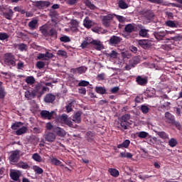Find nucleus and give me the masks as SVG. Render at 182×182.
<instances>
[{
  "label": "nucleus",
  "instance_id": "obj_1",
  "mask_svg": "<svg viewBox=\"0 0 182 182\" xmlns=\"http://www.w3.org/2000/svg\"><path fill=\"white\" fill-rule=\"evenodd\" d=\"M39 31H41V33L43 36L48 37L54 38L56 40L58 38V31L54 28H51L49 30V28L48 26L44 25L43 26L39 27Z\"/></svg>",
  "mask_w": 182,
  "mask_h": 182
},
{
  "label": "nucleus",
  "instance_id": "obj_2",
  "mask_svg": "<svg viewBox=\"0 0 182 182\" xmlns=\"http://www.w3.org/2000/svg\"><path fill=\"white\" fill-rule=\"evenodd\" d=\"M89 44L94 45L96 50H101L102 49L103 45L101 44L100 41L97 40H92V41H84L81 43L80 48L85 49Z\"/></svg>",
  "mask_w": 182,
  "mask_h": 182
},
{
  "label": "nucleus",
  "instance_id": "obj_3",
  "mask_svg": "<svg viewBox=\"0 0 182 182\" xmlns=\"http://www.w3.org/2000/svg\"><path fill=\"white\" fill-rule=\"evenodd\" d=\"M4 64L7 66L15 67L16 65V58L11 53H6L4 56Z\"/></svg>",
  "mask_w": 182,
  "mask_h": 182
},
{
  "label": "nucleus",
  "instance_id": "obj_4",
  "mask_svg": "<svg viewBox=\"0 0 182 182\" xmlns=\"http://www.w3.org/2000/svg\"><path fill=\"white\" fill-rule=\"evenodd\" d=\"M131 115L130 114H124V116H122L119 119V123L120 126L122 129L124 130L128 129V127H129L132 123L130 122Z\"/></svg>",
  "mask_w": 182,
  "mask_h": 182
},
{
  "label": "nucleus",
  "instance_id": "obj_5",
  "mask_svg": "<svg viewBox=\"0 0 182 182\" xmlns=\"http://www.w3.org/2000/svg\"><path fill=\"white\" fill-rule=\"evenodd\" d=\"M48 89L47 87H43L41 84H36L32 91L38 95V97H41Z\"/></svg>",
  "mask_w": 182,
  "mask_h": 182
},
{
  "label": "nucleus",
  "instance_id": "obj_6",
  "mask_svg": "<svg viewBox=\"0 0 182 182\" xmlns=\"http://www.w3.org/2000/svg\"><path fill=\"white\" fill-rule=\"evenodd\" d=\"M38 9H45L50 6V2L48 1H36L33 4Z\"/></svg>",
  "mask_w": 182,
  "mask_h": 182
},
{
  "label": "nucleus",
  "instance_id": "obj_7",
  "mask_svg": "<svg viewBox=\"0 0 182 182\" xmlns=\"http://www.w3.org/2000/svg\"><path fill=\"white\" fill-rule=\"evenodd\" d=\"M114 18L112 14H108L107 16H102V23L104 27L109 28L111 25L112 20Z\"/></svg>",
  "mask_w": 182,
  "mask_h": 182
},
{
  "label": "nucleus",
  "instance_id": "obj_8",
  "mask_svg": "<svg viewBox=\"0 0 182 182\" xmlns=\"http://www.w3.org/2000/svg\"><path fill=\"white\" fill-rule=\"evenodd\" d=\"M60 119L61 122L64 123L65 125H67L68 127L76 129V127H77V124H73V122L68 119V115H61Z\"/></svg>",
  "mask_w": 182,
  "mask_h": 182
},
{
  "label": "nucleus",
  "instance_id": "obj_9",
  "mask_svg": "<svg viewBox=\"0 0 182 182\" xmlns=\"http://www.w3.org/2000/svg\"><path fill=\"white\" fill-rule=\"evenodd\" d=\"M9 160L10 162L17 163L18 161L19 160V151H18V150L12 151L10 153Z\"/></svg>",
  "mask_w": 182,
  "mask_h": 182
},
{
  "label": "nucleus",
  "instance_id": "obj_10",
  "mask_svg": "<svg viewBox=\"0 0 182 182\" xmlns=\"http://www.w3.org/2000/svg\"><path fill=\"white\" fill-rule=\"evenodd\" d=\"M122 41V38L121 37H118L116 36H113L110 37L109 40L108 41L109 45L115 46L117 45H119Z\"/></svg>",
  "mask_w": 182,
  "mask_h": 182
},
{
  "label": "nucleus",
  "instance_id": "obj_11",
  "mask_svg": "<svg viewBox=\"0 0 182 182\" xmlns=\"http://www.w3.org/2000/svg\"><path fill=\"white\" fill-rule=\"evenodd\" d=\"M136 82L139 86L144 87L148 83V77H142L141 76L139 75L136 78Z\"/></svg>",
  "mask_w": 182,
  "mask_h": 182
},
{
  "label": "nucleus",
  "instance_id": "obj_12",
  "mask_svg": "<svg viewBox=\"0 0 182 182\" xmlns=\"http://www.w3.org/2000/svg\"><path fill=\"white\" fill-rule=\"evenodd\" d=\"M54 113H55L54 111L49 112L48 110H42L41 112H40V115H41L42 118L48 119V120H50Z\"/></svg>",
  "mask_w": 182,
  "mask_h": 182
},
{
  "label": "nucleus",
  "instance_id": "obj_13",
  "mask_svg": "<svg viewBox=\"0 0 182 182\" xmlns=\"http://www.w3.org/2000/svg\"><path fill=\"white\" fill-rule=\"evenodd\" d=\"M44 139L48 142L52 143L56 139V135L54 133L48 132L44 135Z\"/></svg>",
  "mask_w": 182,
  "mask_h": 182
},
{
  "label": "nucleus",
  "instance_id": "obj_14",
  "mask_svg": "<svg viewBox=\"0 0 182 182\" xmlns=\"http://www.w3.org/2000/svg\"><path fill=\"white\" fill-rule=\"evenodd\" d=\"M81 116H82V112L81 111H78V112H75L73 115V122H74L77 124H80L81 122H82Z\"/></svg>",
  "mask_w": 182,
  "mask_h": 182
},
{
  "label": "nucleus",
  "instance_id": "obj_15",
  "mask_svg": "<svg viewBox=\"0 0 182 182\" xmlns=\"http://www.w3.org/2000/svg\"><path fill=\"white\" fill-rule=\"evenodd\" d=\"M166 35V31H157L154 33V36L157 41H163Z\"/></svg>",
  "mask_w": 182,
  "mask_h": 182
},
{
  "label": "nucleus",
  "instance_id": "obj_16",
  "mask_svg": "<svg viewBox=\"0 0 182 182\" xmlns=\"http://www.w3.org/2000/svg\"><path fill=\"white\" fill-rule=\"evenodd\" d=\"M2 15L4 18L11 20L14 16V11H12V9H9L6 11H2Z\"/></svg>",
  "mask_w": 182,
  "mask_h": 182
},
{
  "label": "nucleus",
  "instance_id": "obj_17",
  "mask_svg": "<svg viewBox=\"0 0 182 182\" xmlns=\"http://www.w3.org/2000/svg\"><path fill=\"white\" fill-rule=\"evenodd\" d=\"M56 100V97L53 94H47L44 97V102L47 103H52Z\"/></svg>",
  "mask_w": 182,
  "mask_h": 182
},
{
  "label": "nucleus",
  "instance_id": "obj_18",
  "mask_svg": "<svg viewBox=\"0 0 182 182\" xmlns=\"http://www.w3.org/2000/svg\"><path fill=\"white\" fill-rule=\"evenodd\" d=\"M84 27L87 29H90L93 26L92 21L90 20L88 16H86L83 21Z\"/></svg>",
  "mask_w": 182,
  "mask_h": 182
},
{
  "label": "nucleus",
  "instance_id": "obj_19",
  "mask_svg": "<svg viewBox=\"0 0 182 182\" xmlns=\"http://www.w3.org/2000/svg\"><path fill=\"white\" fill-rule=\"evenodd\" d=\"M156 134L162 139H168L169 135L164 131H155Z\"/></svg>",
  "mask_w": 182,
  "mask_h": 182
},
{
  "label": "nucleus",
  "instance_id": "obj_20",
  "mask_svg": "<svg viewBox=\"0 0 182 182\" xmlns=\"http://www.w3.org/2000/svg\"><path fill=\"white\" fill-rule=\"evenodd\" d=\"M138 45L144 49H147L149 48V41L147 40H139Z\"/></svg>",
  "mask_w": 182,
  "mask_h": 182
},
{
  "label": "nucleus",
  "instance_id": "obj_21",
  "mask_svg": "<svg viewBox=\"0 0 182 182\" xmlns=\"http://www.w3.org/2000/svg\"><path fill=\"white\" fill-rule=\"evenodd\" d=\"M165 118L166 119V122L171 124L172 122L175 121V116L172 115L170 112H167L165 114Z\"/></svg>",
  "mask_w": 182,
  "mask_h": 182
},
{
  "label": "nucleus",
  "instance_id": "obj_22",
  "mask_svg": "<svg viewBox=\"0 0 182 182\" xmlns=\"http://www.w3.org/2000/svg\"><path fill=\"white\" fill-rule=\"evenodd\" d=\"M27 131H28L27 127L23 126L21 128H19L18 129H17V131H16L15 134H16V135L21 136L23 134H26Z\"/></svg>",
  "mask_w": 182,
  "mask_h": 182
},
{
  "label": "nucleus",
  "instance_id": "obj_23",
  "mask_svg": "<svg viewBox=\"0 0 182 182\" xmlns=\"http://www.w3.org/2000/svg\"><path fill=\"white\" fill-rule=\"evenodd\" d=\"M124 31L127 33H132L135 31V27L133 24L129 23L125 26Z\"/></svg>",
  "mask_w": 182,
  "mask_h": 182
},
{
  "label": "nucleus",
  "instance_id": "obj_24",
  "mask_svg": "<svg viewBox=\"0 0 182 182\" xmlns=\"http://www.w3.org/2000/svg\"><path fill=\"white\" fill-rule=\"evenodd\" d=\"M9 176L14 181H18L20 177V174L18 172L11 171Z\"/></svg>",
  "mask_w": 182,
  "mask_h": 182
},
{
  "label": "nucleus",
  "instance_id": "obj_25",
  "mask_svg": "<svg viewBox=\"0 0 182 182\" xmlns=\"http://www.w3.org/2000/svg\"><path fill=\"white\" fill-rule=\"evenodd\" d=\"M95 92L97 94H100V95H102L107 94V90L105 87H95Z\"/></svg>",
  "mask_w": 182,
  "mask_h": 182
},
{
  "label": "nucleus",
  "instance_id": "obj_26",
  "mask_svg": "<svg viewBox=\"0 0 182 182\" xmlns=\"http://www.w3.org/2000/svg\"><path fill=\"white\" fill-rule=\"evenodd\" d=\"M129 145H130V141L127 139L124 142H122V144H118V146H117V148H118V149H123V148L128 149Z\"/></svg>",
  "mask_w": 182,
  "mask_h": 182
},
{
  "label": "nucleus",
  "instance_id": "obj_27",
  "mask_svg": "<svg viewBox=\"0 0 182 182\" xmlns=\"http://www.w3.org/2000/svg\"><path fill=\"white\" fill-rule=\"evenodd\" d=\"M54 132H55V134L60 137H63L65 135V131L60 127H56L54 129Z\"/></svg>",
  "mask_w": 182,
  "mask_h": 182
},
{
  "label": "nucleus",
  "instance_id": "obj_28",
  "mask_svg": "<svg viewBox=\"0 0 182 182\" xmlns=\"http://www.w3.org/2000/svg\"><path fill=\"white\" fill-rule=\"evenodd\" d=\"M23 125V123L21 122H16L12 124L11 129L12 130H18V129L21 128Z\"/></svg>",
  "mask_w": 182,
  "mask_h": 182
},
{
  "label": "nucleus",
  "instance_id": "obj_29",
  "mask_svg": "<svg viewBox=\"0 0 182 182\" xmlns=\"http://www.w3.org/2000/svg\"><path fill=\"white\" fill-rule=\"evenodd\" d=\"M161 4L165 6H168V7L172 6V7H176V8H181V5L180 4H177L175 3H168L166 1L164 2V0H162V3Z\"/></svg>",
  "mask_w": 182,
  "mask_h": 182
},
{
  "label": "nucleus",
  "instance_id": "obj_30",
  "mask_svg": "<svg viewBox=\"0 0 182 182\" xmlns=\"http://www.w3.org/2000/svg\"><path fill=\"white\" fill-rule=\"evenodd\" d=\"M119 157L122 159H132L133 158V154H132L130 152H121L119 154Z\"/></svg>",
  "mask_w": 182,
  "mask_h": 182
},
{
  "label": "nucleus",
  "instance_id": "obj_31",
  "mask_svg": "<svg viewBox=\"0 0 182 182\" xmlns=\"http://www.w3.org/2000/svg\"><path fill=\"white\" fill-rule=\"evenodd\" d=\"M118 6L120 9H127L129 8L127 3L124 0H119Z\"/></svg>",
  "mask_w": 182,
  "mask_h": 182
},
{
  "label": "nucleus",
  "instance_id": "obj_32",
  "mask_svg": "<svg viewBox=\"0 0 182 182\" xmlns=\"http://www.w3.org/2000/svg\"><path fill=\"white\" fill-rule=\"evenodd\" d=\"M110 176H112L113 177H118L119 176V172L116 168H109L108 170Z\"/></svg>",
  "mask_w": 182,
  "mask_h": 182
},
{
  "label": "nucleus",
  "instance_id": "obj_33",
  "mask_svg": "<svg viewBox=\"0 0 182 182\" xmlns=\"http://www.w3.org/2000/svg\"><path fill=\"white\" fill-rule=\"evenodd\" d=\"M18 167L24 170L30 169V166L26 162H19L18 164Z\"/></svg>",
  "mask_w": 182,
  "mask_h": 182
},
{
  "label": "nucleus",
  "instance_id": "obj_34",
  "mask_svg": "<svg viewBox=\"0 0 182 182\" xmlns=\"http://www.w3.org/2000/svg\"><path fill=\"white\" fill-rule=\"evenodd\" d=\"M36 82V79L33 76H28L26 78V82L28 85H33Z\"/></svg>",
  "mask_w": 182,
  "mask_h": 182
},
{
  "label": "nucleus",
  "instance_id": "obj_35",
  "mask_svg": "<svg viewBox=\"0 0 182 182\" xmlns=\"http://www.w3.org/2000/svg\"><path fill=\"white\" fill-rule=\"evenodd\" d=\"M136 134L139 139H146L149 136V133L145 131L139 132Z\"/></svg>",
  "mask_w": 182,
  "mask_h": 182
},
{
  "label": "nucleus",
  "instance_id": "obj_36",
  "mask_svg": "<svg viewBox=\"0 0 182 182\" xmlns=\"http://www.w3.org/2000/svg\"><path fill=\"white\" fill-rule=\"evenodd\" d=\"M36 25H38V20L33 19L28 23V26L31 29H36Z\"/></svg>",
  "mask_w": 182,
  "mask_h": 182
},
{
  "label": "nucleus",
  "instance_id": "obj_37",
  "mask_svg": "<svg viewBox=\"0 0 182 182\" xmlns=\"http://www.w3.org/2000/svg\"><path fill=\"white\" fill-rule=\"evenodd\" d=\"M33 170L38 175H41L43 173V170L42 169V168L38 166H33Z\"/></svg>",
  "mask_w": 182,
  "mask_h": 182
},
{
  "label": "nucleus",
  "instance_id": "obj_38",
  "mask_svg": "<svg viewBox=\"0 0 182 182\" xmlns=\"http://www.w3.org/2000/svg\"><path fill=\"white\" fill-rule=\"evenodd\" d=\"M32 159L35 160L36 161L41 163L42 162V158L38 153H35L32 155Z\"/></svg>",
  "mask_w": 182,
  "mask_h": 182
},
{
  "label": "nucleus",
  "instance_id": "obj_39",
  "mask_svg": "<svg viewBox=\"0 0 182 182\" xmlns=\"http://www.w3.org/2000/svg\"><path fill=\"white\" fill-rule=\"evenodd\" d=\"M149 30L145 29V28H141L139 31V35L141 36L143 38H146L148 35Z\"/></svg>",
  "mask_w": 182,
  "mask_h": 182
},
{
  "label": "nucleus",
  "instance_id": "obj_40",
  "mask_svg": "<svg viewBox=\"0 0 182 182\" xmlns=\"http://www.w3.org/2000/svg\"><path fill=\"white\" fill-rule=\"evenodd\" d=\"M113 16H115L116 19L118 20L119 22L121 23H124L126 21V18L123 16L113 14Z\"/></svg>",
  "mask_w": 182,
  "mask_h": 182
},
{
  "label": "nucleus",
  "instance_id": "obj_41",
  "mask_svg": "<svg viewBox=\"0 0 182 182\" xmlns=\"http://www.w3.org/2000/svg\"><path fill=\"white\" fill-rule=\"evenodd\" d=\"M50 163L54 164L55 166H60L62 165L63 162L59 161L58 159L53 157V159H50Z\"/></svg>",
  "mask_w": 182,
  "mask_h": 182
},
{
  "label": "nucleus",
  "instance_id": "obj_42",
  "mask_svg": "<svg viewBox=\"0 0 182 182\" xmlns=\"http://www.w3.org/2000/svg\"><path fill=\"white\" fill-rule=\"evenodd\" d=\"M178 144V141L174 138L171 139V140L168 141V145L169 146L174 148Z\"/></svg>",
  "mask_w": 182,
  "mask_h": 182
},
{
  "label": "nucleus",
  "instance_id": "obj_43",
  "mask_svg": "<svg viewBox=\"0 0 182 182\" xmlns=\"http://www.w3.org/2000/svg\"><path fill=\"white\" fill-rule=\"evenodd\" d=\"M85 5L87 7H88L90 9L95 10L96 9V6L92 3V1L87 0L85 2Z\"/></svg>",
  "mask_w": 182,
  "mask_h": 182
},
{
  "label": "nucleus",
  "instance_id": "obj_44",
  "mask_svg": "<svg viewBox=\"0 0 182 182\" xmlns=\"http://www.w3.org/2000/svg\"><path fill=\"white\" fill-rule=\"evenodd\" d=\"M141 111L143 114H146L147 113H149V108L147 105H142L141 107Z\"/></svg>",
  "mask_w": 182,
  "mask_h": 182
},
{
  "label": "nucleus",
  "instance_id": "obj_45",
  "mask_svg": "<svg viewBox=\"0 0 182 182\" xmlns=\"http://www.w3.org/2000/svg\"><path fill=\"white\" fill-rule=\"evenodd\" d=\"M77 73L81 75V74L85 73L87 70V68L86 67L81 66V67L77 68Z\"/></svg>",
  "mask_w": 182,
  "mask_h": 182
},
{
  "label": "nucleus",
  "instance_id": "obj_46",
  "mask_svg": "<svg viewBox=\"0 0 182 182\" xmlns=\"http://www.w3.org/2000/svg\"><path fill=\"white\" fill-rule=\"evenodd\" d=\"M106 74L105 73H102L97 75V81H103L105 80Z\"/></svg>",
  "mask_w": 182,
  "mask_h": 182
},
{
  "label": "nucleus",
  "instance_id": "obj_47",
  "mask_svg": "<svg viewBox=\"0 0 182 182\" xmlns=\"http://www.w3.org/2000/svg\"><path fill=\"white\" fill-rule=\"evenodd\" d=\"M166 25L171 28H177V24L175 21H168L166 22Z\"/></svg>",
  "mask_w": 182,
  "mask_h": 182
},
{
  "label": "nucleus",
  "instance_id": "obj_48",
  "mask_svg": "<svg viewBox=\"0 0 182 182\" xmlns=\"http://www.w3.org/2000/svg\"><path fill=\"white\" fill-rule=\"evenodd\" d=\"M6 92L5 91L4 87H0V99H4Z\"/></svg>",
  "mask_w": 182,
  "mask_h": 182
},
{
  "label": "nucleus",
  "instance_id": "obj_49",
  "mask_svg": "<svg viewBox=\"0 0 182 182\" xmlns=\"http://www.w3.org/2000/svg\"><path fill=\"white\" fill-rule=\"evenodd\" d=\"M57 55L68 58V53L65 50H59L57 51Z\"/></svg>",
  "mask_w": 182,
  "mask_h": 182
},
{
  "label": "nucleus",
  "instance_id": "obj_50",
  "mask_svg": "<svg viewBox=\"0 0 182 182\" xmlns=\"http://www.w3.org/2000/svg\"><path fill=\"white\" fill-rule=\"evenodd\" d=\"M46 66V63L43 61H38L36 63V68L39 70L44 68Z\"/></svg>",
  "mask_w": 182,
  "mask_h": 182
},
{
  "label": "nucleus",
  "instance_id": "obj_51",
  "mask_svg": "<svg viewBox=\"0 0 182 182\" xmlns=\"http://www.w3.org/2000/svg\"><path fill=\"white\" fill-rule=\"evenodd\" d=\"M60 41L64 43H69L71 41L70 37H68V36H64L63 37H60Z\"/></svg>",
  "mask_w": 182,
  "mask_h": 182
},
{
  "label": "nucleus",
  "instance_id": "obj_52",
  "mask_svg": "<svg viewBox=\"0 0 182 182\" xmlns=\"http://www.w3.org/2000/svg\"><path fill=\"white\" fill-rule=\"evenodd\" d=\"M48 60V58H46L45 53H38L37 56V60Z\"/></svg>",
  "mask_w": 182,
  "mask_h": 182
},
{
  "label": "nucleus",
  "instance_id": "obj_53",
  "mask_svg": "<svg viewBox=\"0 0 182 182\" xmlns=\"http://www.w3.org/2000/svg\"><path fill=\"white\" fill-rule=\"evenodd\" d=\"M154 90H147L145 92V95L147 96L148 97H154Z\"/></svg>",
  "mask_w": 182,
  "mask_h": 182
},
{
  "label": "nucleus",
  "instance_id": "obj_54",
  "mask_svg": "<svg viewBox=\"0 0 182 182\" xmlns=\"http://www.w3.org/2000/svg\"><path fill=\"white\" fill-rule=\"evenodd\" d=\"M9 38V36L6 33H0V41H6Z\"/></svg>",
  "mask_w": 182,
  "mask_h": 182
},
{
  "label": "nucleus",
  "instance_id": "obj_55",
  "mask_svg": "<svg viewBox=\"0 0 182 182\" xmlns=\"http://www.w3.org/2000/svg\"><path fill=\"white\" fill-rule=\"evenodd\" d=\"M145 16H146V18H147L148 20H151L154 18V14L151 11H148L147 13H146Z\"/></svg>",
  "mask_w": 182,
  "mask_h": 182
},
{
  "label": "nucleus",
  "instance_id": "obj_56",
  "mask_svg": "<svg viewBox=\"0 0 182 182\" xmlns=\"http://www.w3.org/2000/svg\"><path fill=\"white\" fill-rule=\"evenodd\" d=\"M72 24H73V25H72V26L70 27L71 31L73 32V33L77 32V26L76 21H73V22L72 23Z\"/></svg>",
  "mask_w": 182,
  "mask_h": 182
},
{
  "label": "nucleus",
  "instance_id": "obj_57",
  "mask_svg": "<svg viewBox=\"0 0 182 182\" xmlns=\"http://www.w3.org/2000/svg\"><path fill=\"white\" fill-rule=\"evenodd\" d=\"M18 46V50L21 51L26 50L27 49V45L24 43H19Z\"/></svg>",
  "mask_w": 182,
  "mask_h": 182
},
{
  "label": "nucleus",
  "instance_id": "obj_58",
  "mask_svg": "<svg viewBox=\"0 0 182 182\" xmlns=\"http://www.w3.org/2000/svg\"><path fill=\"white\" fill-rule=\"evenodd\" d=\"M89 85V82L86 80H81L78 83V87H87Z\"/></svg>",
  "mask_w": 182,
  "mask_h": 182
},
{
  "label": "nucleus",
  "instance_id": "obj_59",
  "mask_svg": "<svg viewBox=\"0 0 182 182\" xmlns=\"http://www.w3.org/2000/svg\"><path fill=\"white\" fill-rule=\"evenodd\" d=\"M129 64L134 68L137 64H139V60L136 59V58H134L132 60H130Z\"/></svg>",
  "mask_w": 182,
  "mask_h": 182
},
{
  "label": "nucleus",
  "instance_id": "obj_60",
  "mask_svg": "<svg viewBox=\"0 0 182 182\" xmlns=\"http://www.w3.org/2000/svg\"><path fill=\"white\" fill-rule=\"evenodd\" d=\"M107 56L112 58H117V53L114 50H112V53H108Z\"/></svg>",
  "mask_w": 182,
  "mask_h": 182
},
{
  "label": "nucleus",
  "instance_id": "obj_61",
  "mask_svg": "<svg viewBox=\"0 0 182 182\" xmlns=\"http://www.w3.org/2000/svg\"><path fill=\"white\" fill-rule=\"evenodd\" d=\"M44 55H45V58H46V59H48H48H51V58H53L54 57L53 53H49V52H46V53H44Z\"/></svg>",
  "mask_w": 182,
  "mask_h": 182
},
{
  "label": "nucleus",
  "instance_id": "obj_62",
  "mask_svg": "<svg viewBox=\"0 0 182 182\" xmlns=\"http://www.w3.org/2000/svg\"><path fill=\"white\" fill-rule=\"evenodd\" d=\"M65 109H66V112L67 113H70L73 111L72 102L68 103V105H66Z\"/></svg>",
  "mask_w": 182,
  "mask_h": 182
},
{
  "label": "nucleus",
  "instance_id": "obj_63",
  "mask_svg": "<svg viewBox=\"0 0 182 182\" xmlns=\"http://www.w3.org/2000/svg\"><path fill=\"white\" fill-rule=\"evenodd\" d=\"M86 136H87V137H88V139H93L95 134L92 131H89V132H87Z\"/></svg>",
  "mask_w": 182,
  "mask_h": 182
},
{
  "label": "nucleus",
  "instance_id": "obj_64",
  "mask_svg": "<svg viewBox=\"0 0 182 182\" xmlns=\"http://www.w3.org/2000/svg\"><path fill=\"white\" fill-rule=\"evenodd\" d=\"M78 92H79L80 94H82V95H85L86 93H87V90H86V88L81 87V88H79V89H78Z\"/></svg>",
  "mask_w": 182,
  "mask_h": 182
}]
</instances>
